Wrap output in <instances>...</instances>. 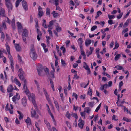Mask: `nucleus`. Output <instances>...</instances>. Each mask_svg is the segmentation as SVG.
<instances>
[{"label":"nucleus","instance_id":"f257e3e1","mask_svg":"<svg viewBox=\"0 0 131 131\" xmlns=\"http://www.w3.org/2000/svg\"><path fill=\"white\" fill-rule=\"evenodd\" d=\"M24 90L25 93L27 95L29 99V100H31L32 103L34 106L35 109L36 110L37 109V105L35 102V94L33 93L31 94L28 88Z\"/></svg>","mask_w":131,"mask_h":131},{"label":"nucleus","instance_id":"f03ea898","mask_svg":"<svg viewBox=\"0 0 131 131\" xmlns=\"http://www.w3.org/2000/svg\"><path fill=\"white\" fill-rule=\"evenodd\" d=\"M30 55L31 58L33 60L36 59L37 58V56L34 48L31 49Z\"/></svg>","mask_w":131,"mask_h":131},{"label":"nucleus","instance_id":"7ed1b4c3","mask_svg":"<svg viewBox=\"0 0 131 131\" xmlns=\"http://www.w3.org/2000/svg\"><path fill=\"white\" fill-rule=\"evenodd\" d=\"M23 32L22 36L23 40L24 42L26 43V39L28 36V31L26 28H24L23 29Z\"/></svg>","mask_w":131,"mask_h":131},{"label":"nucleus","instance_id":"20e7f679","mask_svg":"<svg viewBox=\"0 0 131 131\" xmlns=\"http://www.w3.org/2000/svg\"><path fill=\"white\" fill-rule=\"evenodd\" d=\"M5 5L7 7L8 12L12 9L13 6L10 0H5Z\"/></svg>","mask_w":131,"mask_h":131},{"label":"nucleus","instance_id":"39448f33","mask_svg":"<svg viewBox=\"0 0 131 131\" xmlns=\"http://www.w3.org/2000/svg\"><path fill=\"white\" fill-rule=\"evenodd\" d=\"M5 45L6 49L7 52L8 53V57L10 61H11V60H13V59L12 57V56L10 54V49L9 46L8 45V44L7 42L6 43Z\"/></svg>","mask_w":131,"mask_h":131},{"label":"nucleus","instance_id":"423d86ee","mask_svg":"<svg viewBox=\"0 0 131 131\" xmlns=\"http://www.w3.org/2000/svg\"><path fill=\"white\" fill-rule=\"evenodd\" d=\"M37 70L38 72V75H41V73L42 72L43 70L42 65L40 64H38L37 67Z\"/></svg>","mask_w":131,"mask_h":131},{"label":"nucleus","instance_id":"0eeeda50","mask_svg":"<svg viewBox=\"0 0 131 131\" xmlns=\"http://www.w3.org/2000/svg\"><path fill=\"white\" fill-rule=\"evenodd\" d=\"M20 99V96L19 95V93H16L15 95L12 98V100L15 103L17 100H19Z\"/></svg>","mask_w":131,"mask_h":131},{"label":"nucleus","instance_id":"6e6552de","mask_svg":"<svg viewBox=\"0 0 131 131\" xmlns=\"http://www.w3.org/2000/svg\"><path fill=\"white\" fill-rule=\"evenodd\" d=\"M81 118H80L79 119V123L78 124V126L81 129H82L84 126V121L81 119Z\"/></svg>","mask_w":131,"mask_h":131},{"label":"nucleus","instance_id":"1a4fd4ad","mask_svg":"<svg viewBox=\"0 0 131 131\" xmlns=\"http://www.w3.org/2000/svg\"><path fill=\"white\" fill-rule=\"evenodd\" d=\"M31 116L36 118H38L39 117V116L36 114V111L35 110H33L32 108L31 111Z\"/></svg>","mask_w":131,"mask_h":131},{"label":"nucleus","instance_id":"9d476101","mask_svg":"<svg viewBox=\"0 0 131 131\" xmlns=\"http://www.w3.org/2000/svg\"><path fill=\"white\" fill-rule=\"evenodd\" d=\"M22 4L23 7L25 10L27 11L28 9L27 4L25 0H23L22 2Z\"/></svg>","mask_w":131,"mask_h":131},{"label":"nucleus","instance_id":"9b49d317","mask_svg":"<svg viewBox=\"0 0 131 131\" xmlns=\"http://www.w3.org/2000/svg\"><path fill=\"white\" fill-rule=\"evenodd\" d=\"M0 15L2 17H5L6 14L5 10L2 7H0Z\"/></svg>","mask_w":131,"mask_h":131},{"label":"nucleus","instance_id":"f8f14e48","mask_svg":"<svg viewBox=\"0 0 131 131\" xmlns=\"http://www.w3.org/2000/svg\"><path fill=\"white\" fill-rule=\"evenodd\" d=\"M43 90L44 93L46 97V99L49 102L50 101V99L49 98V96L48 94V93L46 90L44 88H43Z\"/></svg>","mask_w":131,"mask_h":131},{"label":"nucleus","instance_id":"ddd939ff","mask_svg":"<svg viewBox=\"0 0 131 131\" xmlns=\"http://www.w3.org/2000/svg\"><path fill=\"white\" fill-rule=\"evenodd\" d=\"M43 90L44 93L46 97V99L49 102L50 101V99L49 98V96L48 94V93L46 90L44 88H43Z\"/></svg>","mask_w":131,"mask_h":131},{"label":"nucleus","instance_id":"4468645a","mask_svg":"<svg viewBox=\"0 0 131 131\" xmlns=\"http://www.w3.org/2000/svg\"><path fill=\"white\" fill-rule=\"evenodd\" d=\"M22 103L23 106H25L27 104V99L25 97H24L22 99Z\"/></svg>","mask_w":131,"mask_h":131},{"label":"nucleus","instance_id":"2eb2a0df","mask_svg":"<svg viewBox=\"0 0 131 131\" xmlns=\"http://www.w3.org/2000/svg\"><path fill=\"white\" fill-rule=\"evenodd\" d=\"M14 45H15V48L17 51H20L21 50V48L19 45V44H14Z\"/></svg>","mask_w":131,"mask_h":131},{"label":"nucleus","instance_id":"dca6fc26","mask_svg":"<svg viewBox=\"0 0 131 131\" xmlns=\"http://www.w3.org/2000/svg\"><path fill=\"white\" fill-rule=\"evenodd\" d=\"M13 86L12 85L10 84L9 85L7 89V92L8 93L10 92L13 91Z\"/></svg>","mask_w":131,"mask_h":131},{"label":"nucleus","instance_id":"f3484780","mask_svg":"<svg viewBox=\"0 0 131 131\" xmlns=\"http://www.w3.org/2000/svg\"><path fill=\"white\" fill-rule=\"evenodd\" d=\"M5 110L6 111H9V113L11 114H12L13 113V111L12 110H11L9 107H8V104H7L5 107Z\"/></svg>","mask_w":131,"mask_h":131},{"label":"nucleus","instance_id":"a211bd4d","mask_svg":"<svg viewBox=\"0 0 131 131\" xmlns=\"http://www.w3.org/2000/svg\"><path fill=\"white\" fill-rule=\"evenodd\" d=\"M53 100L54 103L55 104V105L56 106V107L57 108V110L58 111H59V105L58 104V102L57 101H56L54 100V98L53 97Z\"/></svg>","mask_w":131,"mask_h":131},{"label":"nucleus","instance_id":"6ab92c4d","mask_svg":"<svg viewBox=\"0 0 131 131\" xmlns=\"http://www.w3.org/2000/svg\"><path fill=\"white\" fill-rule=\"evenodd\" d=\"M14 81L15 83L19 87H20L21 83L17 79L16 77H15L14 79Z\"/></svg>","mask_w":131,"mask_h":131},{"label":"nucleus","instance_id":"aec40b11","mask_svg":"<svg viewBox=\"0 0 131 131\" xmlns=\"http://www.w3.org/2000/svg\"><path fill=\"white\" fill-rule=\"evenodd\" d=\"M25 122L27 123V125H30L31 124V120L29 117H28L27 119L25 121Z\"/></svg>","mask_w":131,"mask_h":131},{"label":"nucleus","instance_id":"412c9836","mask_svg":"<svg viewBox=\"0 0 131 131\" xmlns=\"http://www.w3.org/2000/svg\"><path fill=\"white\" fill-rule=\"evenodd\" d=\"M91 43V40L90 39L86 40L85 41V45L86 46H88Z\"/></svg>","mask_w":131,"mask_h":131},{"label":"nucleus","instance_id":"4be33fe9","mask_svg":"<svg viewBox=\"0 0 131 131\" xmlns=\"http://www.w3.org/2000/svg\"><path fill=\"white\" fill-rule=\"evenodd\" d=\"M18 76L20 79L21 80L24 82L25 80H26L24 77L23 74H19Z\"/></svg>","mask_w":131,"mask_h":131},{"label":"nucleus","instance_id":"5701e85b","mask_svg":"<svg viewBox=\"0 0 131 131\" xmlns=\"http://www.w3.org/2000/svg\"><path fill=\"white\" fill-rule=\"evenodd\" d=\"M89 80L88 83L86 84V85H85L84 86L85 84V83H81L80 84L81 86L82 87H83L84 88H87V86L89 84Z\"/></svg>","mask_w":131,"mask_h":131},{"label":"nucleus","instance_id":"b1692460","mask_svg":"<svg viewBox=\"0 0 131 131\" xmlns=\"http://www.w3.org/2000/svg\"><path fill=\"white\" fill-rule=\"evenodd\" d=\"M91 111V108L89 107L85 108L84 109V111L85 112H86L88 114H89L90 112Z\"/></svg>","mask_w":131,"mask_h":131},{"label":"nucleus","instance_id":"393cba45","mask_svg":"<svg viewBox=\"0 0 131 131\" xmlns=\"http://www.w3.org/2000/svg\"><path fill=\"white\" fill-rule=\"evenodd\" d=\"M17 112L19 114V119L20 120L22 119L24 117V115L23 114L19 111H17Z\"/></svg>","mask_w":131,"mask_h":131},{"label":"nucleus","instance_id":"a878e982","mask_svg":"<svg viewBox=\"0 0 131 131\" xmlns=\"http://www.w3.org/2000/svg\"><path fill=\"white\" fill-rule=\"evenodd\" d=\"M10 67L12 69L13 72H14V64L13 63V60H11L10 61Z\"/></svg>","mask_w":131,"mask_h":131},{"label":"nucleus","instance_id":"bb28decb","mask_svg":"<svg viewBox=\"0 0 131 131\" xmlns=\"http://www.w3.org/2000/svg\"><path fill=\"white\" fill-rule=\"evenodd\" d=\"M51 14L53 15V17L54 18H56L58 16V13L56 12V11H53L51 13Z\"/></svg>","mask_w":131,"mask_h":131},{"label":"nucleus","instance_id":"cd10ccee","mask_svg":"<svg viewBox=\"0 0 131 131\" xmlns=\"http://www.w3.org/2000/svg\"><path fill=\"white\" fill-rule=\"evenodd\" d=\"M71 114L70 113H69L68 111L67 112L66 114V116L67 118L69 119H70L71 117Z\"/></svg>","mask_w":131,"mask_h":131},{"label":"nucleus","instance_id":"c85d7f7f","mask_svg":"<svg viewBox=\"0 0 131 131\" xmlns=\"http://www.w3.org/2000/svg\"><path fill=\"white\" fill-rule=\"evenodd\" d=\"M43 23L42 24V26L43 27L45 28H47L48 27V26L46 24V20L45 19L43 20Z\"/></svg>","mask_w":131,"mask_h":131},{"label":"nucleus","instance_id":"c756f323","mask_svg":"<svg viewBox=\"0 0 131 131\" xmlns=\"http://www.w3.org/2000/svg\"><path fill=\"white\" fill-rule=\"evenodd\" d=\"M92 93V89H90V87H89L88 90L87 94L90 95V96H91Z\"/></svg>","mask_w":131,"mask_h":131},{"label":"nucleus","instance_id":"7c9ffc66","mask_svg":"<svg viewBox=\"0 0 131 131\" xmlns=\"http://www.w3.org/2000/svg\"><path fill=\"white\" fill-rule=\"evenodd\" d=\"M17 27L18 30H20L22 29L23 27L21 24L19 23V22H17Z\"/></svg>","mask_w":131,"mask_h":131},{"label":"nucleus","instance_id":"2f4dec72","mask_svg":"<svg viewBox=\"0 0 131 131\" xmlns=\"http://www.w3.org/2000/svg\"><path fill=\"white\" fill-rule=\"evenodd\" d=\"M78 42L79 45H82L83 43L82 39L81 38H79L78 40Z\"/></svg>","mask_w":131,"mask_h":131},{"label":"nucleus","instance_id":"473e14b6","mask_svg":"<svg viewBox=\"0 0 131 131\" xmlns=\"http://www.w3.org/2000/svg\"><path fill=\"white\" fill-rule=\"evenodd\" d=\"M15 18H13L12 21V26L13 28L14 29L15 28Z\"/></svg>","mask_w":131,"mask_h":131},{"label":"nucleus","instance_id":"72a5a7b5","mask_svg":"<svg viewBox=\"0 0 131 131\" xmlns=\"http://www.w3.org/2000/svg\"><path fill=\"white\" fill-rule=\"evenodd\" d=\"M45 67L46 68L45 69H44V71L47 75L48 76L50 74L49 70L47 67Z\"/></svg>","mask_w":131,"mask_h":131},{"label":"nucleus","instance_id":"f704fd0d","mask_svg":"<svg viewBox=\"0 0 131 131\" xmlns=\"http://www.w3.org/2000/svg\"><path fill=\"white\" fill-rule=\"evenodd\" d=\"M119 47V45L118 43H117V41H115V47L113 49V50H114L115 49H116L118 48V47Z\"/></svg>","mask_w":131,"mask_h":131},{"label":"nucleus","instance_id":"c9c22d12","mask_svg":"<svg viewBox=\"0 0 131 131\" xmlns=\"http://www.w3.org/2000/svg\"><path fill=\"white\" fill-rule=\"evenodd\" d=\"M27 82L26 80H25L24 82V86L23 87V89L25 90L27 89Z\"/></svg>","mask_w":131,"mask_h":131},{"label":"nucleus","instance_id":"e433bc0d","mask_svg":"<svg viewBox=\"0 0 131 131\" xmlns=\"http://www.w3.org/2000/svg\"><path fill=\"white\" fill-rule=\"evenodd\" d=\"M129 21V19H128L126 21V22L124 23L123 25V27L125 28L128 25V23Z\"/></svg>","mask_w":131,"mask_h":131},{"label":"nucleus","instance_id":"4c0bfd02","mask_svg":"<svg viewBox=\"0 0 131 131\" xmlns=\"http://www.w3.org/2000/svg\"><path fill=\"white\" fill-rule=\"evenodd\" d=\"M84 65L83 66V68H84L85 70H86L88 69H89V66H88L87 64L85 62H83Z\"/></svg>","mask_w":131,"mask_h":131},{"label":"nucleus","instance_id":"58836bf2","mask_svg":"<svg viewBox=\"0 0 131 131\" xmlns=\"http://www.w3.org/2000/svg\"><path fill=\"white\" fill-rule=\"evenodd\" d=\"M46 14L47 15H49L50 14V9L48 7H47L46 8Z\"/></svg>","mask_w":131,"mask_h":131},{"label":"nucleus","instance_id":"ea45409f","mask_svg":"<svg viewBox=\"0 0 131 131\" xmlns=\"http://www.w3.org/2000/svg\"><path fill=\"white\" fill-rule=\"evenodd\" d=\"M114 68H117L118 70H121L123 69V67L122 66L117 65L116 66L114 67Z\"/></svg>","mask_w":131,"mask_h":131},{"label":"nucleus","instance_id":"a19ab883","mask_svg":"<svg viewBox=\"0 0 131 131\" xmlns=\"http://www.w3.org/2000/svg\"><path fill=\"white\" fill-rule=\"evenodd\" d=\"M121 55L120 54H117L115 56L114 58V60L115 61H117L118 60L120 57Z\"/></svg>","mask_w":131,"mask_h":131},{"label":"nucleus","instance_id":"79ce46f5","mask_svg":"<svg viewBox=\"0 0 131 131\" xmlns=\"http://www.w3.org/2000/svg\"><path fill=\"white\" fill-rule=\"evenodd\" d=\"M71 115L74 117L75 119H78V117L77 114L75 113H72L71 114Z\"/></svg>","mask_w":131,"mask_h":131},{"label":"nucleus","instance_id":"37998d69","mask_svg":"<svg viewBox=\"0 0 131 131\" xmlns=\"http://www.w3.org/2000/svg\"><path fill=\"white\" fill-rule=\"evenodd\" d=\"M123 120L127 122H131V119H128L126 117H124L123 118Z\"/></svg>","mask_w":131,"mask_h":131},{"label":"nucleus","instance_id":"c03bdc74","mask_svg":"<svg viewBox=\"0 0 131 131\" xmlns=\"http://www.w3.org/2000/svg\"><path fill=\"white\" fill-rule=\"evenodd\" d=\"M37 31L38 34V35H40V37H41L42 36V34L41 31L39 29H37Z\"/></svg>","mask_w":131,"mask_h":131},{"label":"nucleus","instance_id":"a18cd8bd","mask_svg":"<svg viewBox=\"0 0 131 131\" xmlns=\"http://www.w3.org/2000/svg\"><path fill=\"white\" fill-rule=\"evenodd\" d=\"M43 15V12L41 11H38V15L39 16V17L40 18L41 16H42Z\"/></svg>","mask_w":131,"mask_h":131},{"label":"nucleus","instance_id":"49530a36","mask_svg":"<svg viewBox=\"0 0 131 131\" xmlns=\"http://www.w3.org/2000/svg\"><path fill=\"white\" fill-rule=\"evenodd\" d=\"M1 34V39L2 41H3L4 39L5 36V35L3 32H2Z\"/></svg>","mask_w":131,"mask_h":131},{"label":"nucleus","instance_id":"de8ad7c7","mask_svg":"<svg viewBox=\"0 0 131 131\" xmlns=\"http://www.w3.org/2000/svg\"><path fill=\"white\" fill-rule=\"evenodd\" d=\"M108 16L110 19H112L114 18H115L114 16L113 15L108 14Z\"/></svg>","mask_w":131,"mask_h":131},{"label":"nucleus","instance_id":"09e8293b","mask_svg":"<svg viewBox=\"0 0 131 131\" xmlns=\"http://www.w3.org/2000/svg\"><path fill=\"white\" fill-rule=\"evenodd\" d=\"M46 106L47 109L48 111L49 114H52L49 108V106L48 104H46Z\"/></svg>","mask_w":131,"mask_h":131},{"label":"nucleus","instance_id":"8fccbe9b","mask_svg":"<svg viewBox=\"0 0 131 131\" xmlns=\"http://www.w3.org/2000/svg\"><path fill=\"white\" fill-rule=\"evenodd\" d=\"M1 26L5 29L6 28V26L4 21L2 22V26Z\"/></svg>","mask_w":131,"mask_h":131},{"label":"nucleus","instance_id":"3c124183","mask_svg":"<svg viewBox=\"0 0 131 131\" xmlns=\"http://www.w3.org/2000/svg\"><path fill=\"white\" fill-rule=\"evenodd\" d=\"M80 114L81 117H83L84 118H85V113L84 111L83 112H81Z\"/></svg>","mask_w":131,"mask_h":131},{"label":"nucleus","instance_id":"603ef678","mask_svg":"<svg viewBox=\"0 0 131 131\" xmlns=\"http://www.w3.org/2000/svg\"><path fill=\"white\" fill-rule=\"evenodd\" d=\"M60 49L61 50L63 51L62 52L63 54H64L66 52V49L63 46H62L61 47Z\"/></svg>","mask_w":131,"mask_h":131},{"label":"nucleus","instance_id":"864d4df0","mask_svg":"<svg viewBox=\"0 0 131 131\" xmlns=\"http://www.w3.org/2000/svg\"><path fill=\"white\" fill-rule=\"evenodd\" d=\"M101 103H100L99 104V105L98 106L96 107V108L95 111V112H97L99 111V110L100 109V108L101 107Z\"/></svg>","mask_w":131,"mask_h":131},{"label":"nucleus","instance_id":"5fc2aeb1","mask_svg":"<svg viewBox=\"0 0 131 131\" xmlns=\"http://www.w3.org/2000/svg\"><path fill=\"white\" fill-rule=\"evenodd\" d=\"M55 72V70H52L50 72V74L51 77L52 78H54V72Z\"/></svg>","mask_w":131,"mask_h":131},{"label":"nucleus","instance_id":"6e6d98bb","mask_svg":"<svg viewBox=\"0 0 131 131\" xmlns=\"http://www.w3.org/2000/svg\"><path fill=\"white\" fill-rule=\"evenodd\" d=\"M112 120H114L115 121H116L118 120V119L117 117H116L115 115H113L112 116Z\"/></svg>","mask_w":131,"mask_h":131},{"label":"nucleus","instance_id":"4d7b16f0","mask_svg":"<svg viewBox=\"0 0 131 131\" xmlns=\"http://www.w3.org/2000/svg\"><path fill=\"white\" fill-rule=\"evenodd\" d=\"M56 30L57 32H60L61 30V28L59 26H57L56 28Z\"/></svg>","mask_w":131,"mask_h":131},{"label":"nucleus","instance_id":"13d9d810","mask_svg":"<svg viewBox=\"0 0 131 131\" xmlns=\"http://www.w3.org/2000/svg\"><path fill=\"white\" fill-rule=\"evenodd\" d=\"M54 21L53 20H52L50 21L49 23V24L48 26H49V27L50 26H52L54 24Z\"/></svg>","mask_w":131,"mask_h":131},{"label":"nucleus","instance_id":"bf43d9fd","mask_svg":"<svg viewBox=\"0 0 131 131\" xmlns=\"http://www.w3.org/2000/svg\"><path fill=\"white\" fill-rule=\"evenodd\" d=\"M17 57L19 62H20L22 63L23 61L21 59V57L18 54V55Z\"/></svg>","mask_w":131,"mask_h":131},{"label":"nucleus","instance_id":"052dcab7","mask_svg":"<svg viewBox=\"0 0 131 131\" xmlns=\"http://www.w3.org/2000/svg\"><path fill=\"white\" fill-rule=\"evenodd\" d=\"M0 91H1L2 93H5V90L4 89V88L3 85L0 86Z\"/></svg>","mask_w":131,"mask_h":131},{"label":"nucleus","instance_id":"680f3d73","mask_svg":"<svg viewBox=\"0 0 131 131\" xmlns=\"http://www.w3.org/2000/svg\"><path fill=\"white\" fill-rule=\"evenodd\" d=\"M97 26L96 25L94 26H92L91 29V31H93L95 30L97 28Z\"/></svg>","mask_w":131,"mask_h":131},{"label":"nucleus","instance_id":"e2e57ef3","mask_svg":"<svg viewBox=\"0 0 131 131\" xmlns=\"http://www.w3.org/2000/svg\"><path fill=\"white\" fill-rule=\"evenodd\" d=\"M128 30V28H126L124 29L122 32V34H124L126 32H127Z\"/></svg>","mask_w":131,"mask_h":131},{"label":"nucleus","instance_id":"0e129e2a","mask_svg":"<svg viewBox=\"0 0 131 131\" xmlns=\"http://www.w3.org/2000/svg\"><path fill=\"white\" fill-rule=\"evenodd\" d=\"M1 51H2L3 53H5L6 55L7 54V52L6 51V50L5 49H4L1 48Z\"/></svg>","mask_w":131,"mask_h":131},{"label":"nucleus","instance_id":"69168bd1","mask_svg":"<svg viewBox=\"0 0 131 131\" xmlns=\"http://www.w3.org/2000/svg\"><path fill=\"white\" fill-rule=\"evenodd\" d=\"M46 125L47 127L49 129H51V127L50 126V124L49 123H46Z\"/></svg>","mask_w":131,"mask_h":131},{"label":"nucleus","instance_id":"338daca9","mask_svg":"<svg viewBox=\"0 0 131 131\" xmlns=\"http://www.w3.org/2000/svg\"><path fill=\"white\" fill-rule=\"evenodd\" d=\"M94 103V102H89L88 103V105L90 107H92L93 106Z\"/></svg>","mask_w":131,"mask_h":131},{"label":"nucleus","instance_id":"774afa93","mask_svg":"<svg viewBox=\"0 0 131 131\" xmlns=\"http://www.w3.org/2000/svg\"><path fill=\"white\" fill-rule=\"evenodd\" d=\"M61 63L62 65V66H65L66 65V63L65 62V61L63 60V59H61Z\"/></svg>","mask_w":131,"mask_h":131}]
</instances>
